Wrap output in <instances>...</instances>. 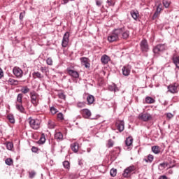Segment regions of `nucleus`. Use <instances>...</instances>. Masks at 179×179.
Masks as SVG:
<instances>
[{
    "mask_svg": "<svg viewBox=\"0 0 179 179\" xmlns=\"http://www.w3.org/2000/svg\"><path fill=\"white\" fill-rule=\"evenodd\" d=\"M129 37V31L125 30L124 28L115 29L108 36V41L109 43H114L118 41L120 38L127 40Z\"/></svg>",
    "mask_w": 179,
    "mask_h": 179,
    "instance_id": "obj_1",
    "label": "nucleus"
},
{
    "mask_svg": "<svg viewBox=\"0 0 179 179\" xmlns=\"http://www.w3.org/2000/svg\"><path fill=\"white\" fill-rule=\"evenodd\" d=\"M28 120L29 124L32 129H38V128H40V124H41V122H40L38 119L29 117Z\"/></svg>",
    "mask_w": 179,
    "mask_h": 179,
    "instance_id": "obj_2",
    "label": "nucleus"
},
{
    "mask_svg": "<svg viewBox=\"0 0 179 179\" xmlns=\"http://www.w3.org/2000/svg\"><path fill=\"white\" fill-rule=\"evenodd\" d=\"M138 120L147 122V121H150L152 120V115L150 113H140L138 117Z\"/></svg>",
    "mask_w": 179,
    "mask_h": 179,
    "instance_id": "obj_3",
    "label": "nucleus"
},
{
    "mask_svg": "<svg viewBox=\"0 0 179 179\" xmlns=\"http://www.w3.org/2000/svg\"><path fill=\"white\" fill-rule=\"evenodd\" d=\"M31 103L36 107L38 101V94L36 92L33 91L30 92Z\"/></svg>",
    "mask_w": 179,
    "mask_h": 179,
    "instance_id": "obj_4",
    "label": "nucleus"
},
{
    "mask_svg": "<svg viewBox=\"0 0 179 179\" xmlns=\"http://www.w3.org/2000/svg\"><path fill=\"white\" fill-rule=\"evenodd\" d=\"M69 32H66L64 34L63 39L62 41V45L64 48L68 47V44H69Z\"/></svg>",
    "mask_w": 179,
    "mask_h": 179,
    "instance_id": "obj_5",
    "label": "nucleus"
},
{
    "mask_svg": "<svg viewBox=\"0 0 179 179\" xmlns=\"http://www.w3.org/2000/svg\"><path fill=\"white\" fill-rule=\"evenodd\" d=\"M166 50V45L164 44H159L157 45L156 47L153 49L154 54H159V52H162Z\"/></svg>",
    "mask_w": 179,
    "mask_h": 179,
    "instance_id": "obj_6",
    "label": "nucleus"
},
{
    "mask_svg": "<svg viewBox=\"0 0 179 179\" xmlns=\"http://www.w3.org/2000/svg\"><path fill=\"white\" fill-rule=\"evenodd\" d=\"M141 51L148 52L149 51V45H148V41L146 39L143 40L140 43Z\"/></svg>",
    "mask_w": 179,
    "mask_h": 179,
    "instance_id": "obj_7",
    "label": "nucleus"
},
{
    "mask_svg": "<svg viewBox=\"0 0 179 179\" xmlns=\"http://www.w3.org/2000/svg\"><path fill=\"white\" fill-rule=\"evenodd\" d=\"M13 73L16 78H22L23 76V71L19 67H14L13 69Z\"/></svg>",
    "mask_w": 179,
    "mask_h": 179,
    "instance_id": "obj_8",
    "label": "nucleus"
},
{
    "mask_svg": "<svg viewBox=\"0 0 179 179\" xmlns=\"http://www.w3.org/2000/svg\"><path fill=\"white\" fill-rule=\"evenodd\" d=\"M116 127L117 131L122 132L125 128V123L124 122V120H117L116 122Z\"/></svg>",
    "mask_w": 179,
    "mask_h": 179,
    "instance_id": "obj_9",
    "label": "nucleus"
},
{
    "mask_svg": "<svg viewBox=\"0 0 179 179\" xmlns=\"http://www.w3.org/2000/svg\"><path fill=\"white\" fill-rule=\"evenodd\" d=\"M178 84L175 83L168 86V92L170 93H177L178 92Z\"/></svg>",
    "mask_w": 179,
    "mask_h": 179,
    "instance_id": "obj_10",
    "label": "nucleus"
},
{
    "mask_svg": "<svg viewBox=\"0 0 179 179\" xmlns=\"http://www.w3.org/2000/svg\"><path fill=\"white\" fill-rule=\"evenodd\" d=\"M162 10H163V6L162 5V3H159L157 6L156 11L152 16L153 20H155V19H156V17H157L159 15H160V12H162Z\"/></svg>",
    "mask_w": 179,
    "mask_h": 179,
    "instance_id": "obj_11",
    "label": "nucleus"
},
{
    "mask_svg": "<svg viewBox=\"0 0 179 179\" xmlns=\"http://www.w3.org/2000/svg\"><path fill=\"white\" fill-rule=\"evenodd\" d=\"M135 171V166H129L124 171L123 177H125V178L128 177V176L131 174L132 171Z\"/></svg>",
    "mask_w": 179,
    "mask_h": 179,
    "instance_id": "obj_12",
    "label": "nucleus"
},
{
    "mask_svg": "<svg viewBox=\"0 0 179 179\" xmlns=\"http://www.w3.org/2000/svg\"><path fill=\"white\" fill-rule=\"evenodd\" d=\"M66 71L69 75H70V76H72V78H75L76 79L79 78V73H78V71L70 69H67Z\"/></svg>",
    "mask_w": 179,
    "mask_h": 179,
    "instance_id": "obj_13",
    "label": "nucleus"
},
{
    "mask_svg": "<svg viewBox=\"0 0 179 179\" xmlns=\"http://www.w3.org/2000/svg\"><path fill=\"white\" fill-rule=\"evenodd\" d=\"M122 74L124 76H129V73H131V66H124L122 69Z\"/></svg>",
    "mask_w": 179,
    "mask_h": 179,
    "instance_id": "obj_14",
    "label": "nucleus"
},
{
    "mask_svg": "<svg viewBox=\"0 0 179 179\" xmlns=\"http://www.w3.org/2000/svg\"><path fill=\"white\" fill-rule=\"evenodd\" d=\"M80 62L82 65H84L86 68H90V63H89V59L87 57H81Z\"/></svg>",
    "mask_w": 179,
    "mask_h": 179,
    "instance_id": "obj_15",
    "label": "nucleus"
},
{
    "mask_svg": "<svg viewBox=\"0 0 179 179\" xmlns=\"http://www.w3.org/2000/svg\"><path fill=\"white\" fill-rule=\"evenodd\" d=\"M110 57H108L107 55H103L101 57V62L104 65H107V64H108V62H110Z\"/></svg>",
    "mask_w": 179,
    "mask_h": 179,
    "instance_id": "obj_16",
    "label": "nucleus"
},
{
    "mask_svg": "<svg viewBox=\"0 0 179 179\" xmlns=\"http://www.w3.org/2000/svg\"><path fill=\"white\" fill-rule=\"evenodd\" d=\"M82 114L84 118H89L92 115V112L89 109H83Z\"/></svg>",
    "mask_w": 179,
    "mask_h": 179,
    "instance_id": "obj_17",
    "label": "nucleus"
},
{
    "mask_svg": "<svg viewBox=\"0 0 179 179\" xmlns=\"http://www.w3.org/2000/svg\"><path fill=\"white\" fill-rule=\"evenodd\" d=\"M130 15L131 17L134 19V20H137L138 17H139V12L138 10H133L130 12Z\"/></svg>",
    "mask_w": 179,
    "mask_h": 179,
    "instance_id": "obj_18",
    "label": "nucleus"
},
{
    "mask_svg": "<svg viewBox=\"0 0 179 179\" xmlns=\"http://www.w3.org/2000/svg\"><path fill=\"white\" fill-rule=\"evenodd\" d=\"M87 101L89 106L93 104V103H94V96L88 94V96H87Z\"/></svg>",
    "mask_w": 179,
    "mask_h": 179,
    "instance_id": "obj_19",
    "label": "nucleus"
},
{
    "mask_svg": "<svg viewBox=\"0 0 179 179\" xmlns=\"http://www.w3.org/2000/svg\"><path fill=\"white\" fill-rule=\"evenodd\" d=\"M16 109L20 111V113H22L23 114H24L26 113V110H24V107H23V105H22V103L20 104H16L15 106Z\"/></svg>",
    "mask_w": 179,
    "mask_h": 179,
    "instance_id": "obj_20",
    "label": "nucleus"
},
{
    "mask_svg": "<svg viewBox=\"0 0 179 179\" xmlns=\"http://www.w3.org/2000/svg\"><path fill=\"white\" fill-rule=\"evenodd\" d=\"M155 159V157L152 155H148L147 159H143V162H145V163H152L153 162V159Z\"/></svg>",
    "mask_w": 179,
    "mask_h": 179,
    "instance_id": "obj_21",
    "label": "nucleus"
},
{
    "mask_svg": "<svg viewBox=\"0 0 179 179\" xmlns=\"http://www.w3.org/2000/svg\"><path fill=\"white\" fill-rule=\"evenodd\" d=\"M152 152L155 153V155H159L160 153V147L157 145H154L152 147Z\"/></svg>",
    "mask_w": 179,
    "mask_h": 179,
    "instance_id": "obj_22",
    "label": "nucleus"
},
{
    "mask_svg": "<svg viewBox=\"0 0 179 179\" xmlns=\"http://www.w3.org/2000/svg\"><path fill=\"white\" fill-rule=\"evenodd\" d=\"M108 89L110 92H118L120 90L115 84L109 85Z\"/></svg>",
    "mask_w": 179,
    "mask_h": 179,
    "instance_id": "obj_23",
    "label": "nucleus"
},
{
    "mask_svg": "<svg viewBox=\"0 0 179 179\" xmlns=\"http://www.w3.org/2000/svg\"><path fill=\"white\" fill-rule=\"evenodd\" d=\"M71 150L75 153H78V151L79 150V145H78V143H74L71 144Z\"/></svg>",
    "mask_w": 179,
    "mask_h": 179,
    "instance_id": "obj_24",
    "label": "nucleus"
},
{
    "mask_svg": "<svg viewBox=\"0 0 179 179\" xmlns=\"http://www.w3.org/2000/svg\"><path fill=\"white\" fill-rule=\"evenodd\" d=\"M134 142V138L132 137H128L126 138L125 143L127 146H131Z\"/></svg>",
    "mask_w": 179,
    "mask_h": 179,
    "instance_id": "obj_25",
    "label": "nucleus"
},
{
    "mask_svg": "<svg viewBox=\"0 0 179 179\" xmlns=\"http://www.w3.org/2000/svg\"><path fill=\"white\" fill-rule=\"evenodd\" d=\"M63 138L64 136L61 132H57L55 134V139H57V141H62Z\"/></svg>",
    "mask_w": 179,
    "mask_h": 179,
    "instance_id": "obj_26",
    "label": "nucleus"
},
{
    "mask_svg": "<svg viewBox=\"0 0 179 179\" xmlns=\"http://www.w3.org/2000/svg\"><path fill=\"white\" fill-rule=\"evenodd\" d=\"M173 62L176 68H179V56L173 57Z\"/></svg>",
    "mask_w": 179,
    "mask_h": 179,
    "instance_id": "obj_27",
    "label": "nucleus"
},
{
    "mask_svg": "<svg viewBox=\"0 0 179 179\" xmlns=\"http://www.w3.org/2000/svg\"><path fill=\"white\" fill-rule=\"evenodd\" d=\"M21 92L24 94H27L30 92V88H28L27 86H24L21 88Z\"/></svg>",
    "mask_w": 179,
    "mask_h": 179,
    "instance_id": "obj_28",
    "label": "nucleus"
},
{
    "mask_svg": "<svg viewBox=\"0 0 179 179\" xmlns=\"http://www.w3.org/2000/svg\"><path fill=\"white\" fill-rule=\"evenodd\" d=\"M155 101V99H153V98L150 96H147L145 98V103H147L148 104H153Z\"/></svg>",
    "mask_w": 179,
    "mask_h": 179,
    "instance_id": "obj_29",
    "label": "nucleus"
},
{
    "mask_svg": "<svg viewBox=\"0 0 179 179\" xmlns=\"http://www.w3.org/2000/svg\"><path fill=\"white\" fill-rule=\"evenodd\" d=\"M8 83L10 85H14L15 86H17L19 82L13 78H9Z\"/></svg>",
    "mask_w": 179,
    "mask_h": 179,
    "instance_id": "obj_30",
    "label": "nucleus"
},
{
    "mask_svg": "<svg viewBox=\"0 0 179 179\" xmlns=\"http://www.w3.org/2000/svg\"><path fill=\"white\" fill-rule=\"evenodd\" d=\"M48 127L50 129H54L55 128V123L54 122L49 120L48 123Z\"/></svg>",
    "mask_w": 179,
    "mask_h": 179,
    "instance_id": "obj_31",
    "label": "nucleus"
},
{
    "mask_svg": "<svg viewBox=\"0 0 179 179\" xmlns=\"http://www.w3.org/2000/svg\"><path fill=\"white\" fill-rule=\"evenodd\" d=\"M7 118L11 124H15V117H13V115H8Z\"/></svg>",
    "mask_w": 179,
    "mask_h": 179,
    "instance_id": "obj_32",
    "label": "nucleus"
},
{
    "mask_svg": "<svg viewBox=\"0 0 179 179\" xmlns=\"http://www.w3.org/2000/svg\"><path fill=\"white\" fill-rule=\"evenodd\" d=\"M33 76H36V78H38V79H41V78H44V76L41 75V73L38 71L33 73Z\"/></svg>",
    "mask_w": 179,
    "mask_h": 179,
    "instance_id": "obj_33",
    "label": "nucleus"
},
{
    "mask_svg": "<svg viewBox=\"0 0 179 179\" xmlns=\"http://www.w3.org/2000/svg\"><path fill=\"white\" fill-rule=\"evenodd\" d=\"M23 99V94H18L17 96V103H20V104H22V99Z\"/></svg>",
    "mask_w": 179,
    "mask_h": 179,
    "instance_id": "obj_34",
    "label": "nucleus"
},
{
    "mask_svg": "<svg viewBox=\"0 0 179 179\" xmlns=\"http://www.w3.org/2000/svg\"><path fill=\"white\" fill-rule=\"evenodd\" d=\"M5 163L7 164V166H12V164H13V160L10 158H7L5 160Z\"/></svg>",
    "mask_w": 179,
    "mask_h": 179,
    "instance_id": "obj_35",
    "label": "nucleus"
},
{
    "mask_svg": "<svg viewBox=\"0 0 179 179\" xmlns=\"http://www.w3.org/2000/svg\"><path fill=\"white\" fill-rule=\"evenodd\" d=\"M63 166L64 167V169H67V170H69L71 165L69 164V162L68 161H65L63 162Z\"/></svg>",
    "mask_w": 179,
    "mask_h": 179,
    "instance_id": "obj_36",
    "label": "nucleus"
},
{
    "mask_svg": "<svg viewBox=\"0 0 179 179\" xmlns=\"http://www.w3.org/2000/svg\"><path fill=\"white\" fill-rule=\"evenodd\" d=\"M110 174L111 177H115V176H117V169H112L110 171Z\"/></svg>",
    "mask_w": 179,
    "mask_h": 179,
    "instance_id": "obj_37",
    "label": "nucleus"
},
{
    "mask_svg": "<svg viewBox=\"0 0 179 179\" xmlns=\"http://www.w3.org/2000/svg\"><path fill=\"white\" fill-rule=\"evenodd\" d=\"M77 107H78V108H83V107H86V103H85V102H78L77 103Z\"/></svg>",
    "mask_w": 179,
    "mask_h": 179,
    "instance_id": "obj_38",
    "label": "nucleus"
},
{
    "mask_svg": "<svg viewBox=\"0 0 179 179\" xmlns=\"http://www.w3.org/2000/svg\"><path fill=\"white\" fill-rule=\"evenodd\" d=\"M6 148L8 150H12V149H13V143L10 142L7 143Z\"/></svg>",
    "mask_w": 179,
    "mask_h": 179,
    "instance_id": "obj_39",
    "label": "nucleus"
},
{
    "mask_svg": "<svg viewBox=\"0 0 179 179\" xmlns=\"http://www.w3.org/2000/svg\"><path fill=\"white\" fill-rule=\"evenodd\" d=\"M164 8H169V6H170V2H169V1L167 0H164L162 2Z\"/></svg>",
    "mask_w": 179,
    "mask_h": 179,
    "instance_id": "obj_40",
    "label": "nucleus"
},
{
    "mask_svg": "<svg viewBox=\"0 0 179 179\" xmlns=\"http://www.w3.org/2000/svg\"><path fill=\"white\" fill-rule=\"evenodd\" d=\"M107 146L108 148H113L114 146V141L111 139L108 140Z\"/></svg>",
    "mask_w": 179,
    "mask_h": 179,
    "instance_id": "obj_41",
    "label": "nucleus"
},
{
    "mask_svg": "<svg viewBox=\"0 0 179 179\" xmlns=\"http://www.w3.org/2000/svg\"><path fill=\"white\" fill-rule=\"evenodd\" d=\"M46 64L48 65H50V66H52V59L51 57H48L47 59H46Z\"/></svg>",
    "mask_w": 179,
    "mask_h": 179,
    "instance_id": "obj_42",
    "label": "nucleus"
},
{
    "mask_svg": "<svg viewBox=\"0 0 179 179\" xmlns=\"http://www.w3.org/2000/svg\"><path fill=\"white\" fill-rule=\"evenodd\" d=\"M41 71L43 73H47L48 72V69H47V67H41Z\"/></svg>",
    "mask_w": 179,
    "mask_h": 179,
    "instance_id": "obj_43",
    "label": "nucleus"
},
{
    "mask_svg": "<svg viewBox=\"0 0 179 179\" xmlns=\"http://www.w3.org/2000/svg\"><path fill=\"white\" fill-rule=\"evenodd\" d=\"M34 176H36V172H34V171L29 172V178H34Z\"/></svg>",
    "mask_w": 179,
    "mask_h": 179,
    "instance_id": "obj_44",
    "label": "nucleus"
},
{
    "mask_svg": "<svg viewBox=\"0 0 179 179\" xmlns=\"http://www.w3.org/2000/svg\"><path fill=\"white\" fill-rule=\"evenodd\" d=\"M50 113L52 114H57V109L54 107L50 108Z\"/></svg>",
    "mask_w": 179,
    "mask_h": 179,
    "instance_id": "obj_45",
    "label": "nucleus"
},
{
    "mask_svg": "<svg viewBox=\"0 0 179 179\" xmlns=\"http://www.w3.org/2000/svg\"><path fill=\"white\" fill-rule=\"evenodd\" d=\"M57 118H59V120H64V115L62 113H58Z\"/></svg>",
    "mask_w": 179,
    "mask_h": 179,
    "instance_id": "obj_46",
    "label": "nucleus"
},
{
    "mask_svg": "<svg viewBox=\"0 0 179 179\" xmlns=\"http://www.w3.org/2000/svg\"><path fill=\"white\" fill-rule=\"evenodd\" d=\"M39 143H45V137H41L39 140Z\"/></svg>",
    "mask_w": 179,
    "mask_h": 179,
    "instance_id": "obj_47",
    "label": "nucleus"
},
{
    "mask_svg": "<svg viewBox=\"0 0 179 179\" xmlns=\"http://www.w3.org/2000/svg\"><path fill=\"white\" fill-rule=\"evenodd\" d=\"M31 151L34 152V153H37V152H38V148H37L36 147H32L31 148Z\"/></svg>",
    "mask_w": 179,
    "mask_h": 179,
    "instance_id": "obj_48",
    "label": "nucleus"
},
{
    "mask_svg": "<svg viewBox=\"0 0 179 179\" xmlns=\"http://www.w3.org/2000/svg\"><path fill=\"white\" fill-rule=\"evenodd\" d=\"M107 3L108 6H114V4H113V0H107Z\"/></svg>",
    "mask_w": 179,
    "mask_h": 179,
    "instance_id": "obj_49",
    "label": "nucleus"
},
{
    "mask_svg": "<svg viewBox=\"0 0 179 179\" xmlns=\"http://www.w3.org/2000/svg\"><path fill=\"white\" fill-rule=\"evenodd\" d=\"M25 13L24 11L23 13H20V20H23V17H24Z\"/></svg>",
    "mask_w": 179,
    "mask_h": 179,
    "instance_id": "obj_50",
    "label": "nucleus"
},
{
    "mask_svg": "<svg viewBox=\"0 0 179 179\" xmlns=\"http://www.w3.org/2000/svg\"><path fill=\"white\" fill-rule=\"evenodd\" d=\"M59 99H63L64 100L66 96H65V94H64V93H60L59 94Z\"/></svg>",
    "mask_w": 179,
    "mask_h": 179,
    "instance_id": "obj_51",
    "label": "nucleus"
},
{
    "mask_svg": "<svg viewBox=\"0 0 179 179\" xmlns=\"http://www.w3.org/2000/svg\"><path fill=\"white\" fill-rule=\"evenodd\" d=\"M166 117H167V118L171 120V118H173V115L171 113H167Z\"/></svg>",
    "mask_w": 179,
    "mask_h": 179,
    "instance_id": "obj_52",
    "label": "nucleus"
},
{
    "mask_svg": "<svg viewBox=\"0 0 179 179\" xmlns=\"http://www.w3.org/2000/svg\"><path fill=\"white\" fill-rule=\"evenodd\" d=\"M96 5L97 6H101V1H99V0H96Z\"/></svg>",
    "mask_w": 179,
    "mask_h": 179,
    "instance_id": "obj_53",
    "label": "nucleus"
},
{
    "mask_svg": "<svg viewBox=\"0 0 179 179\" xmlns=\"http://www.w3.org/2000/svg\"><path fill=\"white\" fill-rule=\"evenodd\" d=\"M3 78V71L0 68V78Z\"/></svg>",
    "mask_w": 179,
    "mask_h": 179,
    "instance_id": "obj_54",
    "label": "nucleus"
},
{
    "mask_svg": "<svg viewBox=\"0 0 179 179\" xmlns=\"http://www.w3.org/2000/svg\"><path fill=\"white\" fill-rule=\"evenodd\" d=\"M159 179H167V176L163 175V176H159Z\"/></svg>",
    "mask_w": 179,
    "mask_h": 179,
    "instance_id": "obj_55",
    "label": "nucleus"
},
{
    "mask_svg": "<svg viewBox=\"0 0 179 179\" xmlns=\"http://www.w3.org/2000/svg\"><path fill=\"white\" fill-rule=\"evenodd\" d=\"M68 2H69V0H63V5H66V3H68Z\"/></svg>",
    "mask_w": 179,
    "mask_h": 179,
    "instance_id": "obj_56",
    "label": "nucleus"
},
{
    "mask_svg": "<svg viewBox=\"0 0 179 179\" xmlns=\"http://www.w3.org/2000/svg\"><path fill=\"white\" fill-rule=\"evenodd\" d=\"M159 166H161V167H164V166H166V163H162Z\"/></svg>",
    "mask_w": 179,
    "mask_h": 179,
    "instance_id": "obj_57",
    "label": "nucleus"
},
{
    "mask_svg": "<svg viewBox=\"0 0 179 179\" xmlns=\"http://www.w3.org/2000/svg\"><path fill=\"white\" fill-rule=\"evenodd\" d=\"M87 152H88V153H90V152H91L92 149H90V148H87Z\"/></svg>",
    "mask_w": 179,
    "mask_h": 179,
    "instance_id": "obj_58",
    "label": "nucleus"
},
{
    "mask_svg": "<svg viewBox=\"0 0 179 179\" xmlns=\"http://www.w3.org/2000/svg\"><path fill=\"white\" fill-rule=\"evenodd\" d=\"M79 164H80V166H81L82 165V162H79Z\"/></svg>",
    "mask_w": 179,
    "mask_h": 179,
    "instance_id": "obj_59",
    "label": "nucleus"
}]
</instances>
